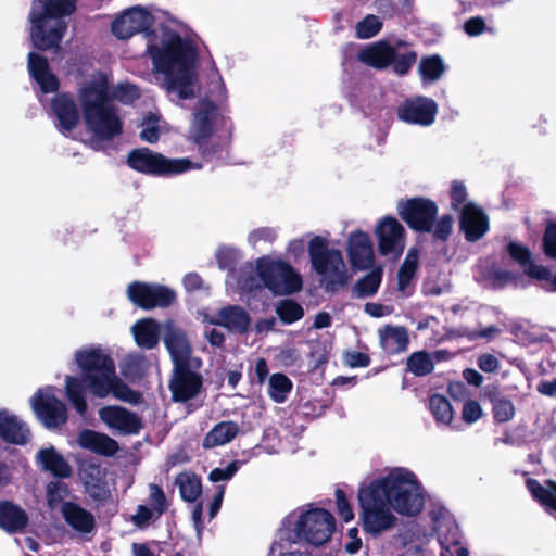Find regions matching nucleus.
I'll use <instances>...</instances> for the list:
<instances>
[{
    "mask_svg": "<svg viewBox=\"0 0 556 556\" xmlns=\"http://www.w3.org/2000/svg\"><path fill=\"white\" fill-rule=\"evenodd\" d=\"M216 117L215 106L212 102H203L202 108L194 114L191 137L195 142L205 140L213 130V122Z\"/></svg>",
    "mask_w": 556,
    "mask_h": 556,
    "instance_id": "obj_32",
    "label": "nucleus"
},
{
    "mask_svg": "<svg viewBox=\"0 0 556 556\" xmlns=\"http://www.w3.org/2000/svg\"><path fill=\"white\" fill-rule=\"evenodd\" d=\"M407 368L416 376H425L432 371L431 356L424 351L415 352L407 358Z\"/></svg>",
    "mask_w": 556,
    "mask_h": 556,
    "instance_id": "obj_42",
    "label": "nucleus"
},
{
    "mask_svg": "<svg viewBox=\"0 0 556 556\" xmlns=\"http://www.w3.org/2000/svg\"><path fill=\"white\" fill-rule=\"evenodd\" d=\"M357 500L363 528L374 535L394 527L396 517L393 510L414 516L422 509L425 503L415 473L405 468H394L386 476L362 484Z\"/></svg>",
    "mask_w": 556,
    "mask_h": 556,
    "instance_id": "obj_1",
    "label": "nucleus"
},
{
    "mask_svg": "<svg viewBox=\"0 0 556 556\" xmlns=\"http://www.w3.org/2000/svg\"><path fill=\"white\" fill-rule=\"evenodd\" d=\"M80 478L88 494L96 500H105L110 496L108 472L97 465H87L80 471Z\"/></svg>",
    "mask_w": 556,
    "mask_h": 556,
    "instance_id": "obj_24",
    "label": "nucleus"
},
{
    "mask_svg": "<svg viewBox=\"0 0 556 556\" xmlns=\"http://www.w3.org/2000/svg\"><path fill=\"white\" fill-rule=\"evenodd\" d=\"M380 346L388 354H396L408 345L407 330L402 326L387 325L378 330Z\"/></svg>",
    "mask_w": 556,
    "mask_h": 556,
    "instance_id": "obj_29",
    "label": "nucleus"
},
{
    "mask_svg": "<svg viewBox=\"0 0 556 556\" xmlns=\"http://www.w3.org/2000/svg\"><path fill=\"white\" fill-rule=\"evenodd\" d=\"M202 384L201 377L185 367L175 368L174 376L169 383L173 399L177 402H185L197 395Z\"/></svg>",
    "mask_w": 556,
    "mask_h": 556,
    "instance_id": "obj_21",
    "label": "nucleus"
},
{
    "mask_svg": "<svg viewBox=\"0 0 556 556\" xmlns=\"http://www.w3.org/2000/svg\"><path fill=\"white\" fill-rule=\"evenodd\" d=\"M345 359L351 367H366L369 365V357L359 352L349 353Z\"/></svg>",
    "mask_w": 556,
    "mask_h": 556,
    "instance_id": "obj_63",
    "label": "nucleus"
},
{
    "mask_svg": "<svg viewBox=\"0 0 556 556\" xmlns=\"http://www.w3.org/2000/svg\"><path fill=\"white\" fill-rule=\"evenodd\" d=\"M382 27V22L376 15H367L364 20L357 23L355 29L356 35L361 39H368L379 33Z\"/></svg>",
    "mask_w": 556,
    "mask_h": 556,
    "instance_id": "obj_46",
    "label": "nucleus"
},
{
    "mask_svg": "<svg viewBox=\"0 0 556 556\" xmlns=\"http://www.w3.org/2000/svg\"><path fill=\"white\" fill-rule=\"evenodd\" d=\"M153 23L152 15L144 9L134 7L112 23V33L119 39H128L137 33L144 31Z\"/></svg>",
    "mask_w": 556,
    "mask_h": 556,
    "instance_id": "obj_16",
    "label": "nucleus"
},
{
    "mask_svg": "<svg viewBox=\"0 0 556 556\" xmlns=\"http://www.w3.org/2000/svg\"><path fill=\"white\" fill-rule=\"evenodd\" d=\"M418 265V252L410 249L399 270V289L404 291L413 279Z\"/></svg>",
    "mask_w": 556,
    "mask_h": 556,
    "instance_id": "obj_41",
    "label": "nucleus"
},
{
    "mask_svg": "<svg viewBox=\"0 0 556 556\" xmlns=\"http://www.w3.org/2000/svg\"><path fill=\"white\" fill-rule=\"evenodd\" d=\"M249 242L253 245L257 244L260 241H268L271 242L276 239V232L271 228H260L252 231L249 235Z\"/></svg>",
    "mask_w": 556,
    "mask_h": 556,
    "instance_id": "obj_58",
    "label": "nucleus"
},
{
    "mask_svg": "<svg viewBox=\"0 0 556 556\" xmlns=\"http://www.w3.org/2000/svg\"><path fill=\"white\" fill-rule=\"evenodd\" d=\"M239 432V426L232 421H223L217 424L204 438L203 446L212 448L225 445L232 441Z\"/></svg>",
    "mask_w": 556,
    "mask_h": 556,
    "instance_id": "obj_34",
    "label": "nucleus"
},
{
    "mask_svg": "<svg viewBox=\"0 0 556 556\" xmlns=\"http://www.w3.org/2000/svg\"><path fill=\"white\" fill-rule=\"evenodd\" d=\"M28 517L23 508L8 501L0 502V528L8 532L24 529Z\"/></svg>",
    "mask_w": 556,
    "mask_h": 556,
    "instance_id": "obj_33",
    "label": "nucleus"
},
{
    "mask_svg": "<svg viewBox=\"0 0 556 556\" xmlns=\"http://www.w3.org/2000/svg\"><path fill=\"white\" fill-rule=\"evenodd\" d=\"M51 113L56 128L64 134L73 130L79 122L76 104L67 94H59L52 100Z\"/></svg>",
    "mask_w": 556,
    "mask_h": 556,
    "instance_id": "obj_22",
    "label": "nucleus"
},
{
    "mask_svg": "<svg viewBox=\"0 0 556 556\" xmlns=\"http://www.w3.org/2000/svg\"><path fill=\"white\" fill-rule=\"evenodd\" d=\"M182 282L188 291H192L201 287L202 280L197 274H188L184 277Z\"/></svg>",
    "mask_w": 556,
    "mask_h": 556,
    "instance_id": "obj_64",
    "label": "nucleus"
},
{
    "mask_svg": "<svg viewBox=\"0 0 556 556\" xmlns=\"http://www.w3.org/2000/svg\"><path fill=\"white\" fill-rule=\"evenodd\" d=\"M28 70L33 78L40 86L42 92L49 93L58 89V78L51 73L46 58L30 52L28 54Z\"/></svg>",
    "mask_w": 556,
    "mask_h": 556,
    "instance_id": "obj_26",
    "label": "nucleus"
},
{
    "mask_svg": "<svg viewBox=\"0 0 556 556\" xmlns=\"http://www.w3.org/2000/svg\"><path fill=\"white\" fill-rule=\"evenodd\" d=\"M450 197H451V205L454 210L460 211L462 207L467 204V188L466 186L458 180H454L451 184L450 189Z\"/></svg>",
    "mask_w": 556,
    "mask_h": 556,
    "instance_id": "obj_50",
    "label": "nucleus"
},
{
    "mask_svg": "<svg viewBox=\"0 0 556 556\" xmlns=\"http://www.w3.org/2000/svg\"><path fill=\"white\" fill-rule=\"evenodd\" d=\"M482 416V408L477 401L469 400L467 401L462 410V418L467 424H472L479 420Z\"/></svg>",
    "mask_w": 556,
    "mask_h": 556,
    "instance_id": "obj_56",
    "label": "nucleus"
},
{
    "mask_svg": "<svg viewBox=\"0 0 556 556\" xmlns=\"http://www.w3.org/2000/svg\"><path fill=\"white\" fill-rule=\"evenodd\" d=\"M205 320L210 324L222 325L230 330L240 332L245 331L250 324L248 314L243 308L238 306H228L222 308L218 312L216 319L207 318V316H205Z\"/></svg>",
    "mask_w": 556,
    "mask_h": 556,
    "instance_id": "obj_30",
    "label": "nucleus"
},
{
    "mask_svg": "<svg viewBox=\"0 0 556 556\" xmlns=\"http://www.w3.org/2000/svg\"><path fill=\"white\" fill-rule=\"evenodd\" d=\"M35 460L40 469L49 471L53 476L67 478L72 473L68 463L53 446L40 448L35 456Z\"/></svg>",
    "mask_w": 556,
    "mask_h": 556,
    "instance_id": "obj_28",
    "label": "nucleus"
},
{
    "mask_svg": "<svg viewBox=\"0 0 556 556\" xmlns=\"http://www.w3.org/2000/svg\"><path fill=\"white\" fill-rule=\"evenodd\" d=\"M337 509L339 516L343 521L349 522L354 518V511L350 503L348 502L344 492L342 490L336 491Z\"/></svg>",
    "mask_w": 556,
    "mask_h": 556,
    "instance_id": "obj_55",
    "label": "nucleus"
},
{
    "mask_svg": "<svg viewBox=\"0 0 556 556\" xmlns=\"http://www.w3.org/2000/svg\"><path fill=\"white\" fill-rule=\"evenodd\" d=\"M142 130L140 132V138L149 143H154L157 141L161 126L159 125V117L156 115H150L142 122Z\"/></svg>",
    "mask_w": 556,
    "mask_h": 556,
    "instance_id": "obj_48",
    "label": "nucleus"
},
{
    "mask_svg": "<svg viewBox=\"0 0 556 556\" xmlns=\"http://www.w3.org/2000/svg\"><path fill=\"white\" fill-rule=\"evenodd\" d=\"M74 362L83 374L84 380L65 377V395L79 415L87 412L86 388L97 397L113 395L115 399L136 403L138 394L131 391L116 375L115 362L111 354L100 345H87L77 350Z\"/></svg>",
    "mask_w": 556,
    "mask_h": 556,
    "instance_id": "obj_2",
    "label": "nucleus"
},
{
    "mask_svg": "<svg viewBox=\"0 0 556 556\" xmlns=\"http://www.w3.org/2000/svg\"><path fill=\"white\" fill-rule=\"evenodd\" d=\"M429 407L437 422L450 425L454 418L453 408L450 402L442 395L430 397Z\"/></svg>",
    "mask_w": 556,
    "mask_h": 556,
    "instance_id": "obj_39",
    "label": "nucleus"
},
{
    "mask_svg": "<svg viewBox=\"0 0 556 556\" xmlns=\"http://www.w3.org/2000/svg\"><path fill=\"white\" fill-rule=\"evenodd\" d=\"M153 518L156 517V513L152 508H148L144 505H140L136 511V514L132 516V521L138 527H144L147 526Z\"/></svg>",
    "mask_w": 556,
    "mask_h": 556,
    "instance_id": "obj_57",
    "label": "nucleus"
},
{
    "mask_svg": "<svg viewBox=\"0 0 556 556\" xmlns=\"http://www.w3.org/2000/svg\"><path fill=\"white\" fill-rule=\"evenodd\" d=\"M478 366L484 372H493L498 368V359L492 354H482L478 358Z\"/></svg>",
    "mask_w": 556,
    "mask_h": 556,
    "instance_id": "obj_61",
    "label": "nucleus"
},
{
    "mask_svg": "<svg viewBox=\"0 0 556 556\" xmlns=\"http://www.w3.org/2000/svg\"><path fill=\"white\" fill-rule=\"evenodd\" d=\"M155 71L165 75L164 87L178 99L192 98L197 88V53L191 42L162 29L148 43Z\"/></svg>",
    "mask_w": 556,
    "mask_h": 556,
    "instance_id": "obj_3",
    "label": "nucleus"
},
{
    "mask_svg": "<svg viewBox=\"0 0 556 556\" xmlns=\"http://www.w3.org/2000/svg\"><path fill=\"white\" fill-rule=\"evenodd\" d=\"M67 495V488L64 483L54 481L47 486V501L51 508H55Z\"/></svg>",
    "mask_w": 556,
    "mask_h": 556,
    "instance_id": "obj_51",
    "label": "nucleus"
},
{
    "mask_svg": "<svg viewBox=\"0 0 556 556\" xmlns=\"http://www.w3.org/2000/svg\"><path fill=\"white\" fill-rule=\"evenodd\" d=\"M453 229V219L450 215H443L438 220L431 223V230L434 238L439 240H446Z\"/></svg>",
    "mask_w": 556,
    "mask_h": 556,
    "instance_id": "obj_52",
    "label": "nucleus"
},
{
    "mask_svg": "<svg viewBox=\"0 0 556 556\" xmlns=\"http://www.w3.org/2000/svg\"><path fill=\"white\" fill-rule=\"evenodd\" d=\"M493 413L498 422H506L514 418L515 406L511 401L505 397H495L493 400Z\"/></svg>",
    "mask_w": 556,
    "mask_h": 556,
    "instance_id": "obj_47",
    "label": "nucleus"
},
{
    "mask_svg": "<svg viewBox=\"0 0 556 556\" xmlns=\"http://www.w3.org/2000/svg\"><path fill=\"white\" fill-rule=\"evenodd\" d=\"M62 515L75 531L79 533H89L93 530V516L74 503H64L62 505Z\"/></svg>",
    "mask_w": 556,
    "mask_h": 556,
    "instance_id": "obj_31",
    "label": "nucleus"
},
{
    "mask_svg": "<svg viewBox=\"0 0 556 556\" xmlns=\"http://www.w3.org/2000/svg\"><path fill=\"white\" fill-rule=\"evenodd\" d=\"M149 503L160 517L167 508L166 497L163 490L156 484L149 485Z\"/></svg>",
    "mask_w": 556,
    "mask_h": 556,
    "instance_id": "obj_49",
    "label": "nucleus"
},
{
    "mask_svg": "<svg viewBox=\"0 0 556 556\" xmlns=\"http://www.w3.org/2000/svg\"><path fill=\"white\" fill-rule=\"evenodd\" d=\"M334 518L324 508L296 509L283 521L286 530L293 532L291 539H303L311 544L326 543L334 531Z\"/></svg>",
    "mask_w": 556,
    "mask_h": 556,
    "instance_id": "obj_7",
    "label": "nucleus"
},
{
    "mask_svg": "<svg viewBox=\"0 0 556 556\" xmlns=\"http://www.w3.org/2000/svg\"><path fill=\"white\" fill-rule=\"evenodd\" d=\"M139 97V91L136 86L130 84L118 85L113 93L112 98L123 103H130Z\"/></svg>",
    "mask_w": 556,
    "mask_h": 556,
    "instance_id": "obj_54",
    "label": "nucleus"
},
{
    "mask_svg": "<svg viewBox=\"0 0 556 556\" xmlns=\"http://www.w3.org/2000/svg\"><path fill=\"white\" fill-rule=\"evenodd\" d=\"M127 293L132 303L144 309L168 306L176 299V294L172 289L161 285L143 282L129 285Z\"/></svg>",
    "mask_w": 556,
    "mask_h": 556,
    "instance_id": "obj_14",
    "label": "nucleus"
},
{
    "mask_svg": "<svg viewBox=\"0 0 556 556\" xmlns=\"http://www.w3.org/2000/svg\"><path fill=\"white\" fill-rule=\"evenodd\" d=\"M291 389L292 382L286 375L274 374L269 378L268 393L275 402L282 403L287 399V395L290 393Z\"/></svg>",
    "mask_w": 556,
    "mask_h": 556,
    "instance_id": "obj_40",
    "label": "nucleus"
},
{
    "mask_svg": "<svg viewBox=\"0 0 556 556\" xmlns=\"http://www.w3.org/2000/svg\"><path fill=\"white\" fill-rule=\"evenodd\" d=\"M483 279L486 285L494 289H501L506 287L509 283L515 282L516 276L505 269L501 268H490L484 275Z\"/></svg>",
    "mask_w": 556,
    "mask_h": 556,
    "instance_id": "obj_43",
    "label": "nucleus"
},
{
    "mask_svg": "<svg viewBox=\"0 0 556 556\" xmlns=\"http://www.w3.org/2000/svg\"><path fill=\"white\" fill-rule=\"evenodd\" d=\"M396 211L410 228L418 231H430L431 223L438 214V206L431 200L413 198L399 201Z\"/></svg>",
    "mask_w": 556,
    "mask_h": 556,
    "instance_id": "obj_13",
    "label": "nucleus"
},
{
    "mask_svg": "<svg viewBox=\"0 0 556 556\" xmlns=\"http://www.w3.org/2000/svg\"><path fill=\"white\" fill-rule=\"evenodd\" d=\"M508 252L509 255L520 264L527 276L543 281V287L547 291L556 292V275L552 278L546 267L534 264L531 258V253L526 247L511 242L508 244Z\"/></svg>",
    "mask_w": 556,
    "mask_h": 556,
    "instance_id": "obj_18",
    "label": "nucleus"
},
{
    "mask_svg": "<svg viewBox=\"0 0 556 556\" xmlns=\"http://www.w3.org/2000/svg\"><path fill=\"white\" fill-rule=\"evenodd\" d=\"M77 444L81 448L102 456H112L118 451V444L114 439L104 433L89 429L78 433Z\"/></svg>",
    "mask_w": 556,
    "mask_h": 556,
    "instance_id": "obj_25",
    "label": "nucleus"
},
{
    "mask_svg": "<svg viewBox=\"0 0 556 556\" xmlns=\"http://www.w3.org/2000/svg\"><path fill=\"white\" fill-rule=\"evenodd\" d=\"M276 313L282 321L290 324L303 316V308L292 300H283L277 305Z\"/></svg>",
    "mask_w": 556,
    "mask_h": 556,
    "instance_id": "obj_45",
    "label": "nucleus"
},
{
    "mask_svg": "<svg viewBox=\"0 0 556 556\" xmlns=\"http://www.w3.org/2000/svg\"><path fill=\"white\" fill-rule=\"evenodd\" d=\"M99 417L109 429L122 434L136 433L140 429L139 418L121 406H104L99 410Z\"/></svg>",
    "mask_w": 556,
    "mask_h": 556,
    "instance_id": "obj_19",
    "label": "nucleus"
},
{
    "mask_svg": "<svg viewBox=\"0 0 556 556\" xmlns=\"http://www.w3.org/2000/svg\"><path fill=\"white\" fill-rule=\"evenodd\" d=\"M378 251L382 256L399 258L406 243V230L394 216H384L374 227Z\"/></svg>",
    "mask_w": 556,
    "mask_h": 556,
    "instance_id": "obj_12",
    "label": "nucleus"
},
{
    "mask_svg": "<svg viewBox=\"0 0 556 556\" xmlns=\"http://www.w3.org/2000/svg\"><path fill=\"white\" fill-rule=\"evenodd\" d=\"M256 270L264 285L275 294H290L302 288L300 274L282 260L261 258Z\"/></svg>",
    "mask_w": 556,
    "mask_h": 556,
    "instance_id": "obj_8",
    "label": "nucleus"
},
{
    "mask_svg": "<svg viewBox=\"0 0 556 556\" xmlns=\"http://www.w3.org/2000/svg\"><path fill=\"white\" fill-rule=\"evenodd\" d=\"M128 164L138 172L151 175L181 174L200 168V165L192 163L189 159H167L147 148L132 151L128 155Z\"/></svg>",
    "mask_w": 556,
    "mask_h": 556,
    "instance_id": "obj_10",
    "label": "nucleus"
},
{
    "mask_svg": "<svg viewBox=\"0 0 556 556\" xmlns=\"http://www.w3.org/2000/svg\"><path fill=\"white\" fill-rule=\"evenodd\" d=\"M0 437L14 444H25L30 431L26 425L8 410H0Z\"/></svg>",
    "mask_w": 556,
    "mask_h": 556,
    "instance_id": "obj_27",
    "label": "nucleus"
},
{
    "mask_svg": "<svg viewBox=\"0 0 556 556\" xmlns=\"http://www.w3.org/2000/svg\"><path fill=\"white\" fill-rule=\"evenodd\" d=\"M236 471H237L236 464H230L224 469L215 468L210 473V480L213 482L229 480L235 475Z\"/></svg>",
    "mask_w": 556,
    "mask_h": 556,
    "instance_id": "obj_59",
    "label": "nucleus"
},
{
    "mask_svg": "<svg viewBox=\"0 0 556 556\" xmlns=\"http://www.w3.org/2000/svg\"><path fill=\"white\" fill-rule=\"evenodd\" d=\"M543 251L547 257L556 260V222H551L546 226Z\"/></svg>",
    "mask_w": 556,
    "mask_h": 556,
    "instance_id": "obj_53",
    "label": "nucleus"
},
{
    "mask_svg": "<svg viewBox=\"0 0 556 556\" xmlns=\"http://www.w3.org/2000/svg\"><path fill=\"white\" fill-rule=\"evenodd\" d=\"M76 0H34L29 13L30 39L39 50H60L67 30L63 20L74 13Z\"/></svg>",
    "mask_w": 556,
    "mask_h": 556,
    "instance_id": "obj_5",
    "label": "nucleus"
},
{
    "mask_svg": "<svg viewBox=\"0 0 556 556\" xmlns=\"http://www.w3.org/2000/svg\"><path fill=\"white\" fill-rule=\"evenodd\" d=\"M382 278V269L375 268L371 273L365 276L356 285V291L359 296H369L377 292Z\"/></svg>",
    "mask_w": 556,
    "mask_h": 556,
    "instance_id": "obj_44",
    "label": "nucleus"
},
{
    "mask_svg": "<svg viewBox=\"0 0 556 556\" xmlns=\"http://www.w3.org/2000/svg\"><path fill=\"white\" fill-rule=\"evenodd\" d=\"M312 267L320 277V282L328 290L344 286L350 275L338 249H329L328 236H314L308 242Z\"/></svg>",
    "mask_w": 556,
    "mask_h": 556,
    "instance_id": "obj_6",
    "label": "nucleus"
},
{
    "mask_svg": "<svg viewBox=\"0 0 556 556\" xmlns=\"http://www.w3.org/2000/svg\"><path fill=\"white\" fill-rule=\"evenodd\" d=\"M418 72L424 83H433L442 77L445 65L440 56L432 55L420 60Z\"/></svg>",
    "mask_w": 556,
    "mask_h": 556,
    "instance_id": "obj_38",
    "label": "nucleus"
},
{
    "mask_svg": "<svg viewBox=\"0 0 556 556\" xmlns=\"http://www.w3.org/2000/svg\"><path fill=\"white\" fill-rule=\"evenodd\" d=\"M30 406L40 422L48 429L59 428L67 420V408L58 399L53 387L39 389L30 397Z\"/></svg>",
    "mask_w": 556,
    "mask_h": 556,
    "instance_id": "obj_11",
    "label": "nucleus"
},
{
    "mask_svg": "<svg viewBox=\"0 0 556 556\" xmlns=\"http://www.w3.org/2000/svg\"><path fill=\"white\" fill-rule=\"evenodd\" d=\"M464 29L469 36H478L485 29V23L481 17H471L466 21Z\"/></svg>",
    "mask_w": 556,
    "mask_h": 556,
    "instance_id": "obj_60",
    "label": "nucleus"
},
{
    "mask_svg": "<svg viewBox=\"0 0 556 556\" xmlns=\"http://www.w3.org/2000/svg\"><path fill=\"white\" fill-rule=\"evenodd\" d=\"M131 330L136 343L141 348L152 349L159 342V326L150 318L137 321L132 326Z\"/></svg>",
    "mask_w": 556,
    "mask_h": 556,
    "instance_id": "obj_35",
    "label": "nucleus"
},
{
    "mask_svg": "<svg viewBox=\"0 0 556 556\" xmlns=\"http://www.w3.org/2000/svg\"><path fill=\"white\" fill-rule=\"evenodd\" d=\"M346 254L351 266L356 270L370 268L375 263V253L369 235L361 229L352 231L346 238Z\"/></svg>",
    "mask_w": 556,
    "mask_h": 556,
    "instance_id": "obj_15",
    "label": "nucleus"
},
{
    "mask_svg": "<svg viewBox=\"0 0 556 556\" xmlns=\"http://www.w3.org/2000/svg\"><path fill=\"white\" fill-rule=\"evenodd\" d=\"M527 486L532 496L547 510L556 511V482L546 480L544 484L534 479L527 481Z\"/></svg>",
    "mask_w": 556,
    "mask_h": 556,
    "instance_id": "obj_36",
    "label": "nucleus"
},
{
    "mask_svg": "<svg viewBox=\"0 0 556 556\" xmlns=\"http://www.w3.org/2000/svg\"><path fill=\"white\" fill-rule=\"evenodd\" d=\"M460 229L468 241H477L489 230V217L480 206L469 202L462 207Z\"/></svg>",
    "mask_w": 556,
    "mask_h": 556,
    "instance_id": "obj_20",
    "label": "nucleus"
},
{
    "mask_svg": "<svg viewBox=\"0 0 556 556\" xmlns=\"http://www.w3.org/2000/svg\"><path fill=\"white\" fill-rule=\"evenodd\" d=\"M437 112V103L432 99L425 97L407 100L397 110L400 119L421 126L431 125L434 122Z\"/></svg>",
    "mask_w": 556,
    "mask_h": 556,
    "instance_id": "obj_17",
    "label": "nucleus"
},
{
    "mask_svg": "<svg viewBox=\"0 0 556 556\" xmlns=\"http://www.w3.org/2000/svg\"><path fill=\"white\" fill-rule=\"evenodd\" d=\"M401 49V43L393 47L384 41H379L363 49L358 59L375 68H384L392 64L396 74L404 75L415 63L417 55L415 52H403Z\"/></svg>",
    "mask_w": 556,
    "mask_h": 556,
    "instance_id": "obj_9",
    "label": "nucleus"
},
{
    "mask_svg": "<svg viewBox=\"0 0 556 556\" xmlns=\"http://www.w3.org/2000/svg\"><path fill=\"white\" fill-rule=\"evenodd\" d=\"M365 312L372 317H383L392 314L393 308L380 303H367L365 305Z\"/></svg>",
    "mask_w": 556,
    "mask_h": 556,
    "instance_id": "obj_62",
    "label": "nucleus"
},
{
    "mask_svg": "<svg viewBox=\"0 0 556 556\" xmlns=\"http://www.w3.org/2000/svg\"><path fill=\"white\" fill-rule=\"evenodd\" d=\"M175 483L179 489L182 500L186 502H195L201 494V481L191 472L179 473L175 479Z\"/></svg>",
    "mask_w": 556,
    "mask_h": 556,
    "instance_id": "obj_37",
    "label": "nucleus"
},
{
    "mask_svg": "<svg viewBox=\"0 0 556 556\" xmlns=\"http://www.w3.org/2000/svg\"><path fill=\"white\" fill-rule=\"evenodd\" d=\"M165 327L164 342L170 353L175 368L185 367L191 354L189 341L186 334L180 329L175 328L172 323H167Z\"/></svg>",
    "mask_w": 556,
    "mask_h": 556,
    "instance_id": "obj_23",
    "label": "nucleus"
},
{
    "mask_svg": "<svg viewBox=\"0 0 556 556\" xmlns=\"http://www.w3.org/2000/svg\"><path fill=\"white\" fill-rule=\"evenodd\" d=\"M78 100L90 131L102 139H110L122 131L119 117L111 104L108 78L96 73L81 83Z\"/></svg>",
    "mask_w": 556,
    "mask_h": 556,
    "instance_id": "obj_4",
    "label": "nucleus"
}]
</instances>
